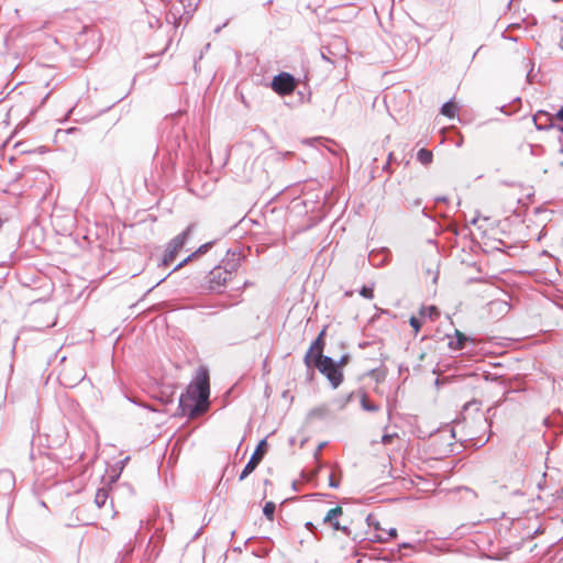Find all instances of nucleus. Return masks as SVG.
Listing matches in <instances>:
<instances>
[{"instance_id":"39448f33","label":"nucleus","mask_w":563,"mask_h":563,"mask_svg":"<svg viewBox=\"0 0 563 563\" xmlns=\"http://www.w3.org/2000/svg\"><path fill=\"white\" fill-rule=\"evenodd\" d=\"M266 449H267L266 440L265 439L261 440L260 443L257 444L255 451L251 455L249 462L246 463L243 471L241 472V474L239 476L240 481L245 479L252 472H254V470L257 467V465L263 460V457L266 453Z\"/></svg>"},{"instance_id":"9d476101","label":"nucleus","mask_w":563,"mask_h":563,"mask_svg":"<svg viewBox=\"0 0 563 563\" xmlns=\"http://www.w3.org/2000/svg\"><path fill=\"white\" fill-rule=\"evenodd\" d=\"M14 476L13 473L8 470L0 471V484H3L4 490H10L13 486Z\"/></svg>"},{"instance_id":"7c9ffc66","label":"nucleus","mask_w":563,"mask_h":563,"mask_svg":"<svg viewBox=\"0 0 563 563\" xmlns=\"http://www.w3.org/2000/svg\"><path fill=\"white\" fill-rule=\"evenodd\" d=\"M556 119L561 122H563V107L559 110V112L556 113ZM562 131H563V128H562Z\"/></svg>"},{"instance_id":"c85d7f7f","label":"nucleus","mask_w":563,"mask_h":563,"mask_svg":"<svg viewBox=\"0 0 563 563\" xmlns=\"http://www.w3.org/2000/svg\"><path fill=\"white\" fill-rule=\"evenodd\" d=\"M542 115H543V117H547L548 114H547L545 112H543V111H540V112H539L538 114H536V115H534V118H533V121H534V123H536V125H537V128H538L539 130H540V129H542V125H540V124L538 123V120H539Z\"/></svg>"},{"instance_id":"dca6fc26","label":"nucleus","mask_w":563,"mask_h":563,"mask_svg":"<svg viewBox=\"0 0 563 563\" xmlns=\"http://www.w3.org/2000/svg\"><path fill=\"white\" fill-rule=\"evenodd\" d=\"M321 473H324L327 478H328V482H329V486L332 487V488H336L339 486V482L334 478V475L333 473L329 470V468H323V466L321 465V463L319 462V475Z\"/></svg>"},{"instance_id":"c03bdc74","label":"nucleus","mask_w":563,"mask_h":563,"mask_svg":"<svg viewBox=\"0 0 563 563\" xmlns=\"http://www.w3.org/2000/svg\"><path fill=\"white\" fill-rule=\"evenodd\" d=\"M312 224H308L307 227H305V230H308V228H311Z\"/></svg>"},{"instance_id":"ddd939ff","label":"nucleus","mask_w":563,"mask_h":563,"mask_svg":"<svg viewBox=\"0 0 563 563\" xmlns=\"http://www.w3.org/2000/svg\"><path fill=\"white\" fill-rule=\"evenodd\" d=\"M108 498H109L108 489L99 488L95 495V504L97 505L98 508H101L106 505Z\"/></svg>"},{"instance_id":"e433bc0d","label":"nucleus","mask_w":563,"mask_h":563,"mask_svg":"<svg viewBox=\"0 0 563 563\" xmlns=\"http://www.w3.org/2000/svg\"><path fill=\"white\" fill-rule=\"evenodd\" d=\"M399 547L405 549V548H409L410 544L409 543H401Z\"/></svg>"},{"instance_id":"4c0bfd02","label":"nucleus","mask_w":563,"mask_h":563,"mask_svg":"<svg viewBox=\"0 0 563 563\" xmlns=\"http://www.w3.org/2000/svg\"><path fill=\"white\" fill-rule=\"evenodd\" d=\"M391 161H393V153H389L387 162L391 163Z\"/></svg>"},{"instance_id":"58836bf2","label":"nucleus","mask_w":563,"mask_h":563,"mask_svg":"<svg viewBox=\"0 0 563 563\" xmlns=\"http://www.w3.org/2000/svg\"><path fill=\"white\" fill-rule=\"evenodd\" d=\"M324 445H325V443H319V445H318L319 451H321Z\"/></svg>"},{"instance_id":"49530a36","label":"nucleus","mask_w":563,"mask_h":563,"mask_svg":"<svg viewBox=\"0 0 563 563\" xmlns=\"http://www.w3.org/2000/svg\"><path fill=\"white\" fill-rule=\"evenodd\" d=\"M129 460V457H125L123 461H122V464L126 463V461Z\"/></svg>"},{"instance_id":"4be33fe9","label":"nucleus","mask_w":563,"mask_h":563,"mask_svg":"<svg viewBox=\"0 0 563 563\" xmlns=\"http://www.w3.org/2000/svg\"><path fill=\"white\" fill-rule=\"evenodd\" d=\"M361 404H362V408L366 411H377L378 410V406L375 404L368 402L365 396L362 398Z\"/></svg>"},{"instance_id":"72a5a7b5","label":"nucleus","mask_w":563,"mask_h":563,"mask_svg":"<svg viewBox=\"0 0 563 563\" xmlns=\"http://www.w3.org/2000/svg\"><path fill=\"white\" fill-rule=\"evenodd\" d=\"M298 485H299V482H298V481H294V482H292V488H294L295 490H299Z\"/></svg>"},{"instance_id":"a19ab883","label":"nucleus","mask_w":563,"mask_h":563,"mask_svg":"<svg viewBox=\"0 0 563 563\" xmlns=\"http://www.w3.org/2000/svg\"><path fill=\"white\" fill-rule=\"evenodd\" d=\"M301 477H302V478H305L306 481H309V479H310V478H307V477H306L305 472H302V473H301Z\"/></svg>"},{"instance_id":"1a4fd4ad","label":"nucleus","mask_w":563,"mask_h":563,"mask_svg":"<svg viewBox=\"0 0 563 563\" xmlns=\"http://www.w3.org/2000/svg\"><path fill=\"white\" fill-rule=\"evenodd\" d=\"M305 363L309 369L317 367V339L311 341L309 350L305 354Z\"/></svg>"},{"instance_id":"4468645a","label":"nucleus","mask_w":563,"mask_h":563,"mask_svg":"<svg viewBox=\"0 0 563 563\" xmlns=\"http://www.w3.org/2000/svg\"><path fill=\"white\" fill-rule=\"evenodd\" d=\"M417 159L422 164V165H429L432 163V159H433V154L431 151L427 150V148H421L418 151L417 153Z\"/></svg>"},{"instance_id":"2eb2a0df","label":"nucleus","mask_w":563,"mask_h":563,"mask_svg":"<svg viewBox=\"0 0 563 563\" xmlns=\"http://www.w3.org/2000/svg\"><path fill=\"white\" fill-rule=\"evenodd\" d=\"M225 271L230 272V279L232 278L233 274L238 271L240 266V257H232L231 260H228L223 265H221Z\"/></svg>"},{"instance_id":"f704fd0d","label":"nucleus","mask_w":563,"mask_h":563,"mask_svg":"<svg viewBox=\"0 0 563 563\" xmlns=\"http://www.w3.org/2000/svg\"><path fill=\"white\" fill-rule=\"evenodd\" d=\"M479 419L483 420L485 424H487V418L484 415H479Z\"/></svg>"},{"instance_id":"cd10ccee","label":"nucleus","mask_w":563,"mask_h":563,"mask_svg":"<svg viewBox=\"0 0 563 563\" xmlns=\"http://www.w3.org/2000/svg\"><path fill=\"white\" fill-rule=\"evenodd\" d=\"M479 407H481V404L476 400H473V401L466 402L463 408L465 411L470 410L471 408H475V410L478 411Z\"/></svg>"},{"instance_id":"f8f14e48","label":"nucleus","mask_w":563,"mask_h":563,"mask_svg":"<svg viewBox=\"0 0 563 563\" xmlns=\"http://www.w3.org/2000/svg\"><path fill=\"white\" fill-rule=\"evenodd\" d=\"M466 341L467 338L462 332L456 331V338L449 341V347L451 350H461Z\"/></svg>"},{"instance_id":"f03ea898","label":"nucleus","mask_w":563,"mask_h":563,"mask_svg":"<svg viewBox=\"0 0 563 563\" xmlns=\"http://www.w3.org/2000/svg\"><path fill=\"white\" fill-rule=\"evenodd\" d=\"M325 330L319 332V373L323 374L329 380L332 388H338L343 380L342 368L349 361V355L343 354L339 361H333L330 356L322 354L323 341Z\"/></svg>"},{"instance_id":"b1692460","label":"nucleus","mask_w":563,"mask_h":563,"mask_svg":"<svg viewBox=\"0 0 563 563\" xmlns=\"http://www.w3.org/2000/svg\"><path fill=\"white\" fill-rule=\"evenodd\" d=\"M212 244L213 242H207L200 245L192 254H195V256L205 254L211 249Z\"/></svg>"},{"instance_id":"2f4dec72","label":"nucleus","mask_w":563,"mask_h":563,"mask_svg":"<svg viewBox=\"0 0 563 563\" xmlns=\"http://www.w3.org/2000/svg\"><path fill=\"white\" fill-rule=\"evenodd\" d=\"M305 527L313 533V529L316 528L312 522L308 521L305 523Z\"/></svg>"},{"instance_id":"423d86ee","label":"nucleus","mask_w":563,"mask_h":563,"mask_svg":"<svg viewBox=\"0 0 563 563\" xmlns=\"http://www.w3.org/2000/svg\"><path fill=\"white\" fill-rule=\"evenodd\" d=\"M296 87L295 78L288 73H280L274 77L272 88L279 95H287Z\"/></svg>"},{"instance_id":"a878e982","label":"nucleus","mask_w":563,"mask_h":563,"mask_svg":"<svg viewBox=\"0 0 563 563\" xmlns=\"http://www.w3.org/2000/svg\"><path fill=\"white\" fill-rule=\"evenodd\" d=\"M396 439H398L397 433H386L382 437L380 441L383 444H389Z\"/></svg>"},{"instance_id":"0eeeda50","label":"nucleus","mask_w":563,"mask_h":563,"mask_svg":"<svg viewBox=\"0 0 563 563\" xmlns=\"http://www.w3.org/2000/svg\"><path fill=\"white\" fill-rule=\"evenodd\" d=\"M200 0H177L170 8V14L176 21L177 15L183 19L184 15L191 16L196 11Z\"/></svg>"},{"instance_id":"393cba45","label":"nucleus","mask_w":563,"mask_h":563,"mask_svg":"<svg viewBox=\"0 0 563 563\" xmlns=\"http://www.w3.org/2000/svg\"><path fill=\"white\" fill-rule=\"evenodd\" d=\"M410 325L413 328L415 333H418L422 327V321L418 317H411L409 320Z\"/></svg>"},{"instance_id":"ea45409f","label":"nucleus","mask_w":563,"mask_h":563,"mask_svg":"<svg viewBox=\"0 0 563 563\" xmlns=\"http://www.w3.org/2000/svg\"><path fill=\"white\" fill-rule=\"evenodd\" d=\"M378 534H382V536H386V530L385 529H382Z\"/></svg>"},{"instance_id":"de8ad7c7","label":"nucleus","mask_w":563,"mask_h":563,"mask_svg":"<svg viewBox=\"0 0 563 563\" xmlns=\"http://www.w3.org/2000/svg\"><path fill=\"white\" fill-rule=\"evenodd\" d=\"M220 30H221V27H220V26H218V27L216 29V32L218 33V32H220Z\"/></svg>"},{"instance_id":"412c9836","label":"nucleus","mask_w":563,"mask_h":563,"mask_svg":"<svg viewBox=\"0 0 563 563\" xmlns=\"http://www.w3.org/2000/svg\"><path fill=\"white\" fill-rule=\"evenodd\" d=\"M360 295L366 299H372L374 297V287L371 286H363L360 290Z\"/></svg>"},{"instance_id":"bb28decb","label":"nucleus","mask_w":563,"mask_h":563,"mask_svg":"<svg viewBox=\"0 0 563 563\" xmlns=\"http://www.w3.org/2000/svg\"><path fill=\"white\" fill-rule=\"evenodd\" d=\"M195 257V254L188 255L185 260H183L180 263H178L172 272H176L180 269L183 266H185L188 262H190Z\"/></svg>"},{"instance_id":"aec40b11","label":"nucleus","mask_w":563,"mask_h":563,"mask_svg":"<svg viewBox=\"0 0 563 563\" xmlns=\"http://www.w3.org/2000/svg\"><path fill=\"white\" fill-rule=\"evenodd\" d=\"M366 522L369 528H373L374 531L379 532L383 528L379 522L375 519L373 515H367Z\"/></svg>"},{"instance_id":"f257e3e1","label":"nucleus","mask_w":563,"mask_h":563,"mask_svg":"<svg viewBox=\"0 0 563 563\" xmlns=\"http://www.w3.org/2000/svg\"><path fill=\"white\" fill-rule=\"evenodd\" d=\"M209 373L205 367H199L194 380L188 385L186 393L179 397V409L184 416L196 418L205 413L209 408Z\"/></svg>"},{"instance_id":"a18cd8bd","label":"nucleus","mask_w":563,"mask_h":563,"mask_svg":"<svg viewBox=\"0 0 563 563\" xmlns=\"http://www.w3.org/2000/svg\"><path fill=\"white\" fill-rule=\"evenodd\" d=\"M312 224H308L307 227H305V230H308V228H311Z\"/></svg>"},{"instance_id":"c9c22d12","label":"nucleus","mask_w":563,"mask_h":563,"mask_svg":"<svg viewBox=\"0 0 563 563\" xmlns=\"http://www.w3.org/2000/svg\"><path fill=\"white\" fill-rule=\"evenodd\" d=\"M389 165H390V162H387V163L385 164V166L383 167V169H384V170H388Z\"/></svg>"},{"instance_id":"473e14b6","label":"nucleus","mask_w":563,"mask_h":563,"mask_svg":"<svg viewBox=\"0 0 563 563\" xmlns=\"http://www.w3.org/2000/svg\"><path fill=\"white\" fill-rule=\"evenodd\" d=\"M321 58H322L323 60H325L327 63H330V64H332V63H333V60L329 59V58H328L323 53H321Z\"/></svg>"},{"instance_id":"6ab92c4d","label":"nucleus","mask_w":563,"mask_h":563,"mask_svg":"<svg viewBox=\"0 0 563 563\" xmlns=\"http://www.w3.org/2000/svg\"><path fill=\"white\" fill-rule=\"evenodd\" d=\"M363 540H365V538ZM366 540H368L371 542H380L382 543V542H387L388 537L378 534V532L374 531V532L368 533V536L366 537Z\"/></svg>"},{"instance_id":"f3484780","label":"nucleus","mask_w":563,"mask_h":563,"mask_svg":"<svg viewBox=\"0 0 563 563\" xmlns=\"http://www.w3.org/2000/svg\"><path fill=\"white\" fill-rule=\"evenodd\" d=\"M456 110L457 107L452 101H448L441 107V113L448 118H453Z\"/></svg>"},{"instance_id":"20e7f679","label":"nucleus","mask_w":563,"mask_h":563,"mask_svg":"<svg viewBox=\"0 0 563 563\" xmlns=\"http://www.w3.org/2000/svg\"><path fill=\"white\" fill-rule=\"evenodd\" d=\"M230 279V272L222 266L211 269L207 277L208 288L211 291L221 292Z\"/></svg>"},{"instance_id":"a211bd4d","label":"nucleus","mask_w":563,"mask_h":563,"mask_svg":"<svg viewBox=\"0 0 563 563\" xmlns=\"http://www.w3.org/2000/svg\"><path fill=\"white\" fill-rule=\"evenodd\" d=\"M275 509L276 505L273 501H267L263 507V514L267 519L273 520Z\"/></svg>"},{"instance_id":"7ed1b4c3","label":"nucleus","mask_w":563,"mask_h":563,"mask_svg":"<svg viewBox=\"0 0 563 563\" xmlns=\"http://www.w3.org/2000/svg\"><path fill=\"white\" fill-rule=\"evenodd\" d=\"M191 228H192V225H189L185 231H183L181 233L176 235L174 239H172V241L168 243L165 254L163 256L162 265L168 266L174 262L177 253L185 245V243L189 236V233L191 231Z\"/></svg>"},{"instance_id":"9b49d317","label":"nucleus","mask_w":563,"mask_h":563,"mask_svg":"<svg viewBox=\"0 0 563 563\" xmlns=\"http://www.w3.org/2000/svg\"><path fill=\"white\" fill-rule=\"evenodd\" d=\"M420 316L422 319L435 320L440 316V311L434 306L421 307Z\"/></svg>"},{"instance_id":"c756f323","label":"nucleus","mask_w":563,"mask_h":563,"mask_svg":"<svg viewBox=\"0 0 563 563\" xmlns=\"http://www.w3.org/2000/svg\"><path fill=\"white\" fill-rule=\"evenodd\" d=\"M385 537H388V540L391 539V538H396L397 537V529L396 528H390V529L386 530V536Z\"/></svg>"},{"instance_id":"37998d69","label":"nucleus","mask_w":563,"mask_h":563,"mask_svg":"<svg viewBox=\"0 0 563 563\" xmlns=\"http://www.w3.org/2000/svg\"><path fill=\"white\" fill-rule=\"evenodd\" d=\"M438 201H445V198H438Z\"/></svg>"},{"instance_id":"5701e85b","label":"nucleus","mask_w":563,"mask_h":563,"mask_svg":"<svg viewBox=\"0 0 563 563\" xmlns=\"http://www.w3.org/2000/svg\"><path fill=\"white\" fill-rule=\"evenodd\" d=\"M523 67L528 69L527 79L531 81V71L533 70V62L530 58H523L522 60Z\"/></svg>"},{"instance_id":"79ce46f5","label":"nucleus","mask_w":563,"mask_h":563,"mask_svg":"<svg viewBox=\"0 0 563 563\" xmlns=\"http://www.w3.org/2000/svg\"><path fill=\"white\" fill-rule=\"evenodd\" d=\"M313 456L317 459V449L313 451Z\"/></svg>"},{"instance_id":"6e6552de","label":"nucleus","mask_w":563,"mask_h":563,"mask_svg":"<svg viewBox=\"0 0 563 563\" xmlns=\"http://www.w3.org/2000/svg\"><path fill=\"white\" fill-rule=\"evenodd\" d=\"M342 508L335 507L330 509L323 518V523L330 525L333 530H341L345 536L351 534V530L346 526H340L338 518L342 515Z\"/></svg>"}]
</instances>
